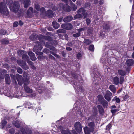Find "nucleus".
Listing matches in <instances>:
<instances>
[{
	"label": "nucleus",
	"mask_w": 134,
	"mask_h": 134,
	"mask_svg": "<svg viewBox=\"0 0 134 134\" xmlns=\"http://www.w3.org/2000/svg\"><path fill=\"white\" fill-rule=\"evenodd\" d=\"M80 33L78 32L77 33L73 34V36L74 37H77L80 35Z\"/></svg>",
	"instance_id": "obj_35"
},
{
	"label": "nucleus",
	"mask_w": 134,
	"mask_h": 134,
	"mask_svg": "<svg viewBox=\"0 0 134 134\" xmlns=\"http://www.w3.org/2000/svg\"><path fill=\"white\" fill-rule=\"evenodd\" d=\"M110 90L113 93H115V88L113 85H110L109 87Z\"/></svg>",
	"instance_id": "obj_22"
},
{
	"label": "nucleus",
	"mask_w": 134,
	"mask_h": 134,
	"mask_svg": "<svg viewBox=\"0 0 134 134\" xmlns=\"http://www.w3.org/2000/svg\"><path fill=\"white\" fill-rule=\"evenodd\" d=\"M66 49L67 51H71L72 50V48L70 47H67L66 48Z\"/></svg>",
	"instance_id": "obj_59"
},
{
	"label": "nucleus",
	"mask_w": 134,
	"mask_h": 134,
	"mask_svg": "<svg viewBox=\"0 0 134 134\" xmlns=\"http://www.w3.org/2000/svg\"><path fill=\"white\" fill-rule=\"evenodd\" d=\"M118 74L122 76H124L126 74V72L125 71L122 70H119L118 71Z\"/></svg>",
	"instance_id": "obj_19"
},
{
	"label": "nucleus",
	"mask_w": 134,
	"mask_h": 134,
	"mask_svg": "<svg viewBox=\"0 0 134 134\" xmlns=\"http://www.w3.org/2000/svg\"><path fill=\"white\" fill-rule=\"evenodd\" d=\"M61 133L63 134H71L70 132L65 130H62L61 131Z\"/></svg>",
	"instance_id": "obj_27"
},
{
	"label": "nucleus",
	"mask_w": 134,
	"mask_h": 134,
	"mask_svg": "<svg viewBox=\"0 0 134 134\" xmlns=\"http://www.w3.org/2000/svg\"><path fill=\"white\" fill-rule=\"evenodd\" d=\"M49 57L52 59L54 60L55 59V58L51 54H49Z\"/></svg>",
	"instance_id": "obj_52"
},
{
	"label": "nucleus",
	"mask_w": 134,
	"mask_h": 134,
	"mask_svg": "<svg viewBox=\"0 0 134 134\" xmlns=\"http://www.w3.org/2000/svg\"><path fill=\"white\" fill-rule=\"evenodd\" d=\"M118 111L119 110L118 109H112L111 110V113H112L113 115H114L116 112Z\"/></svg>",
	"instance_id": "obj_39"
},
{
	"label": "nucleus",
	"mask_w": 134,
	"mask_h": 134,
	"mask_svg": "<svg viewBox=\"0 0 134 134\" xmlns=\"http://www.w3.org/2000/svg\"><path fill=\"white\" fill-rule=\"evenodd\" d=\"M52 9L54 10H56L57 9V8L55 6H54L52 7Z\"/></svg>",
	"instance_id": "obj_61"
},
{
	"label": "nucleus",
	"mask_w": 134,
	"mask_h": 134,
	"mask_svg": "<svg viewBox=\"0 0 134 134\" xmlns=\"http://www.w3.org/2000/svg\"><path fill=\"white\" fill-rule=\"evenodd\" d=\"M6 34V31L3 30L1 29L0 30V35H5Z\"/></svg>",
	"instance_id": "obj_28"
},
{
	"label": "nucleus",
	"mask_w": 134,
	"mask_h": 134,
	"mask_svg": "<svg viewBox=\"0 0 134 134\" xmlns=\"http://www.w3.org/2000/svg\"><path fill=\"white\" fill-rule=\"evenodd\" d=\"M86 21L87 25H89L91 21L88 18L86 19Z\"/></svg>",
	"instance_id": "obj_50"
},
{
	"label": "nucleus",
	"mask_w": 134,
	"mask_h": 134,
	"mask_svg": "<svg viewBox=\"0 0 134 134\" xmlns=\"http://www.w3.org/2000/svg\"><path fill=\"white\" fill-rule=\"evenodd\" d=\"M82 14L84 17V18H85L87 17V14L85 12H83Z\"/></svg>",
	"instance_id": "obj_54"
},
{
	"label": "nucleus",
	"mask_w": 134,
	"mask_h": 134,
	"mask_svg": "<svg viewBox=\"0 0 134 134\" xmlns=\"http://www.w3.org/2000/svg\"><path fill=\"white\" fill-rule=\"evenodd\" d=\"M98 108L99 109V112L101 114H102L104 112V110L102 107L100 105H98Z\"/></svg>",
	"instance_id": "obj_25"
},
{
	"label": "nucleus",
	"mask_w": 134,
	"mask_h": 134,
	"mask_svg": "<svg viewBox=\"0 0 134 134\" xmlns=\"http://www.w3.org/2000/svg\"><path fill=\"white\" fill-rule=\"evenodd\" d=\"M46 14V15L49 17H52L53 16V13L51 10H48L47 11Z\"/></svg>",
	"instance_id": "obj_17"
},
{
	"label": "nucleus",
	"mask_w": 134,
	"mask_h": 134,
	"mask_svg": "<svg viewBox=\"0 0 134 134\" xmlns=\"http://www.w3.org/2000/svg\"><path fill=\"white\" fill-rule=\"evenodd\" d=\"M75 128L77 132L79 133L81 132L82 130L81 125L80 122H76L75 124Z\"/></svg>",
	"instance_id": "obj_3"
},
{
	"label": "nucleus",
	"mask_w": 134,
	"mask_h": 134,
	"mask_svg": "<svg viewBox=\"0 0 134 134\" xmlns=\"http://www.w3.org/2000/svg\"><path fill=\"white\" fill-rule=\"evenodd\" d=\"M89 129H91V131H93L94 129V124L93 122H91L88 124Z\"/></svg>",
	"instance_id": "obj_16"
},
{
	"label": "nucleus",
	"mask_w": 134,
	"mask_h": 134,
	"mask_svg": "<svg viewBox=\"0 0 134 134\" xmlns=\"http://www.w3.org/2000/svg\"><path fill=\"white\" fill-rule=\"evenodd\" d=\"M9 132L11 133L12 134H13L14 133V130L13 129H10L9 130Z\"/></svg>",
	"instance_id": "obj_56"
},
{
	"label": "nucleus",
	"mask_w": 134,
	"mask_h": 134,
	"mask_svg": "<svg viewBox=\"0 0 134 134\" xmlns=\"http://www.w3.org/2000/svg\"><path fill=\"white\" fill-rule=\"evenodd\" d=\"M85 134H90V132H92L93 131H91V129L88 128V127H85L84 128Z\"/></svg>",
	"instance_id": "obj_13"
},
{
	"label": "nucleus",
	"mask_w": 134,
	"mask_h": 134,
	"mask_svg": "<svg viewBox=\"0 0 134 134\" xmlns=\"http://www.w3.org/2000/svg\"><path fill=\"white\" fill-rule=\"evenodd\" d=\"M43 52L44 53L47 54L49 53V51L48 49L45 48L44 49Z\"/></svg>",
	"instance_id": "obj_44"
},
{
	"label": "nucleus",
	"mask_w": 134,
	"mask_h": 134,
	"mask_svg": "<svg viewBox=\"0 0 134 134\" xmlns=\"http://www.w3.org/2000/svg\"><path fill=\"white\" fill-rule=\"evenodd\" d=\"M37 43L38 46L35 45L33 48V51L35 52L36 50H41L42 48L41 45L43 43V42H37Z\"/></svg>",
	"instance_id": "obj_5"
},
{
	"label": "nucleus",
	"mask_w": 134,
	"mask_h": 134,
	"mask_svg": "<svg viewBox=\"0 0 134 134\" xmlns=\"http://www.w3.org/2000/svg\"><path fill=\"white\" fill-rule=\"evenodd\" d=\"M22 58L25 60H27L29 59V57L26 55L24 54L22 56Z\"/></svg>",
	"instance_id": "obj_31"
},
{
	"label": "nucleus",
	"mask_w": 134,
	"mask_h": 134,
	"mask_svg": "<svg viewBox=\"0 0 134 134\" xmlns=\"http://www.w3.org/2000/svg\"><path fill=\"white\" fill-rule=\"evenodd\" d=\"M31 67L33 69H36V67L34 66L33 64L31 65Z\"/></svg>",
	"instance_id": "obj_63"
},
{
	"label": "nucleus",
	"mask_w": 134,
	"mask_h": 134,
	"mask_svg": "<svg viewBox=\"0 0 134 134\" xmlns=\"http://www.w3.org/2000/svg\"><path fill=\"white\" fill-rule=\"evenodd\" d=\"M17 62L23 68L25 67H26L27 68V66L26 65V63L25 61L18 60H17Z\"/></svg>",
	"instance_id": "obj_7"
},
{
	"label": "nucleus",
	"mask_w": 134,
	"mask_h": 134,
	"mask_svg": "<svg viewBox=\"0 0 134 134\" xmlns=\"http://www.w3.org/2000/svg\"><path fill=\"white\" fill-rule=\"evenodd\" d=\"M81 56V54L80 53H79L77 54V57L78 58H80Z\"/></svg>",
	"instance_id": "obj_58"
},
{
	"label": "nucleus",
	"mask_w": 134,
	"mask_h": 134,
	"mask_svg": "<svg viewBox=\"0 0 134 134\" xmlns=\"http://www.w3.org/2000/svg\"><path fill=\"white\" fill-rule=\"evenodd\" d=\"M54 56L55 57H56L58 58H60V57L59 55H58L57 54L55 53V54H54Z\"/></svg>",
	"instance_id": "obj_64"
},
{
	"label": "nucleus",
	"mask_w": 134,
	"mask_h": 134,
	"mask_svg": "<svg viewBox=\"0 0 134 134\" xmlns=\"http://www.w3.org/2000/svg\"><path fill=\"white\" fill-rule=\"evenodd\" d=\"M2 43L3 44H7L9 43V41L7 40L4 39L1 41Z\"/></svg>",
	"instance_id": "obj_23"
},
{
	"label": "nucleus",
	"mask_w": 134,
	"mask_h": 134,
	"mask_svg": "<svg viewBox=\"0 0 134 134\" xmlns=\"http://www.w3.org/2000/svg\"><path fill=\"white\" fill-rule=\"evenodd\" d=\"M89 49L91 51H93L94 49V46L93 45H90L89 47Z\"/></svg>",
	"instance_id": "obj_42"
},
{
	"label": "nucleus",
	"mask_w": 134,
	"mask_h": 134,
	"mask_svg": "<svg viewBox=\"0 0 134 134\" xmlns=\"http://www.w3.org/2000/svg\"><path fill=\"white\" fill-rule=\"evenodd\" d=\"M12 123L13 125L17 128H19L20 126V124L19 121H13L12 122Z\"/></svg>",
	"instance_id": "obj_15"
},
{
	"label": "nucleus",
	"mask_w": 134,
	"mask_h": 134,
	"mask_svg": "<svg viewBox=\"0 0 134 134\" xmlns=\"http://www.w3.org/2000/svg\"><path fill=\"white\" fill-rule=\"evenodd\" d=\"M83 42L87 44H89L92 43V41L89 39H85L84 40Z\"/></svg>",
	"instance_id": "obj_26"
},
{
	"label": "nucleus",
	"mask_w": 134,
	"mask_h": 134,
	"mask_svg": "<svg viewBox=\"0 0 134 134\" xmlns=\"http://www.w3.org/2000/svg\"><path fill=\"white\" fill-rule=\"evenodd\" d=\"M10 76L12 80L13 81H14L15 83H17V82L16 80V77L15 75L13 74H11Z\"/></svg>",
	"instance_id": "obj_30"
},
{
	"label": "nucleus",
	"mask_w": 134,
	"mask_h": 134,
	"mask_svg": "<svg viewBox=\"0 0 134 134\" xmlns=\"http://www.w3.org/2000/svg\"><path fill=\"white\" fill-rule=\"evenodd\" d=\"M35 8L37 10H39L40 9V6L39 5L36 4L35 5Z\"/></svg>",
	"instance_id": "obj_48"
},
{
	"label": "nucleus",
	"mask_w": 134,
	"mask_h": 134,
	"mask_svg": "<svg viewBox=\"0 0 134 134\" xmlns=\"http://www.w3.org/2000/svg\"><path fill=\"white\" fill-rule=\"evenodd\" d=\"M16 79L19 85L20 86L21 85L23 84V83L22 81V76L18 74H16Z\"/></svg>",
	"instance_id": "obj_8"
},
{
	"label": "nucleus",
	"mask_w": 134,
	"mask_h": 134,
	"mask_svg": "<svg viewBox=\"0 0 134 134\" xmlns=\"http://www.w3.org/2000/svg\"><path fill=\"white\" fill-rule=\"evenodd\" d=\"M85 12V10L83 8H81L79 9L77 11L78 13H82V14L83 12Z\"/></svg>",
	"instance_id": "obj_32"
},
{
	"label": "nucleus",
	"mask_w": 134,
	"mask_h": 134,
	"mask_svg": "<svg viewBox=\"0 0 134 134\" xmlns=\"http://www.w3.org/2000/svg\"><path fill=\"white\" fill-rule=\"evenodd\" d=\"M57 31L58 33H64L65 31L64 29H60L57 30Z\"/></svg>",
	"instance_id": "obj_33"
},
{
	"label": "nucleus",
	"mask_w": 134,
	"mask_h": 134,
	"mask_svg": "<svg viewBox=\"0 0 134 134\" xmlns=\"http://www.w3.org/2000/svg\"><path fill=\"white\" fill-rule=\"evenodd\" d=\"M28 55L30 57L31 59L33 61L36 60V58L34 54L31 52H30L28 53Z\"/></svg>",
	"instance_id": "obj_10"
},
{
	"label": "nucleus",
	"mask_w": 134,
	"mask_h": 134,
	"mask_svg": "<svg viewBox=\"0 0 134 134\" xmlns=\"http://www.w3.org/2000/svg\"><path fill=\"white\" fill-rule=\"evenodd\" d=\"M124 77L122 76H121L120 77V84H122L124 81Z\"/></svg>",
	"instance_id": "obj_36"
},
{
	"label": "nucleus",
	"mask_w": 134,
	"mask_h": 134,
	"mask_svg": "<svg viewBox=\"0 0 134 134\" xmlns=\"http://www.w3.org/2000/svg\"><path fill=\"white\" fill-rule=\"evenodd\" d=\"M0 13L5 15L9 14V12L5 3L3 2L0 3Z\"/></svg>",
	"instance_id": "obj_1"
},
{
	"label": "nucleus",
	"mask_w": 134,
	"mask_h": 134,
	"mask_svg": "<svg viewBox=\"0 0 134 134\" xmlns=\"http://www.w3.org/2000/svg\"><path fill=\"white\" fill-rule=\"evenodd\" d=\"M113 100L115 101L117 103H119L120 102V100L119 98L116 96L113 99Z\"/></svg>",
	"instance_id": "obj_34"
},
{
	"label": "nucleus",
	"mask_w": 134,
	"mask_h": 134,
	"mask_svg": "<svg viewBox=\"0 0 134 134\" xmlns=\"http://www.w3.org/2000/svg\"><path fill=\"white\" fill-rule=\"evenodd\" d=\"M44 38L46 39H47L48 40H51V37H50L48 36H46L44 37Z\"/></svg>",
	"instance_id": "obj_55"
},
{
	"label": "nucleus",
	"mask_w": 134,
	"mask_h": 134,
	"mask_svg": "<svg viewBox=\"0 0 134 134\" xmlns=\"http://www.w3.org/2000/svg\"><path fill=\"white\" fill-rule=\"evenodd\" d=\"M62 28L67 30H71L73 27L72 25L70 23L67 24H64L61 26Z\"/></svg>",
	"instance_id": "obj_4"
},
{
	"label": "nucleus",
	"mask_w": 134,
	"mask_h": 134,
	"mask_svg": "<svg viewBox=\"0 0 134 134\" xmlns=\"http://www.w3.org/2000/svg\"><path fill=\"white\" fill-rule=\"evenodd\" d=\"M113 81L115 84L118 85L119 82V79L118 77L117 76L115 77L113 79Z\"/></svg>",
	"instance_id": "obj_21"
},
{
	"label": "nucleus",
	"mask_w": 134,
	"mask_h": 134,
	"mask_svg": "<svg viewBox=\"0 0 134 134\" xmlns=\"http://www.w3.org/2000/svg\"><path fill=\"white\" fill-rule=\"evenodd\" d=\"M86 29V27H83L82 28H80L78 29V31L79 32H81L83 31H84Z\"/></svg>",
	"instance_id": "obj_41"
},
{
	"label": "nucleus",
	"mask_w": 134,
	"mask_h": 134,
	"mask_svg": "<svg viewBox=\"0 0 134 134\" xmlns=\"http://www.w3.org/2000/svg\"><path fill=\"white\" fill-rule=\"evenodd\" d=\"M129 96L128 95H126L124 96V99L125 100L126 99L129 98Z\"/></svg>",
	"instance_id": "obj_57"
},
{
	"label": "nucleus",
	"mask_w": 134,
	"mask_h": 134,
	"mask_svg": "<svg viewBox=\"0 0 134 134\" xmlns=\"http://www.w3.org/2000/svg\"><path fill=\"white\" fill-rule=\"evenodd\" d=\"M13 2V0H6V3L10 5Z\"/></svg>",
	"instance_id": "obj_40"
},
{
	"label": "nucleus",
	"mask_w": 134,
	"mask_h": 134,
	"mask_svg": "<svg viewBox=\"0 0 134 134\" xmlns=\"http://www.w3.org/2000/svg\"><path fill=\"white\" fill-rule=\"evenodd\" d=\"M63 17H62L61 18H59L58 19V22H61L63 20Z\"/></svg>",
	"instance_id": "obj_60"
},
{
	"label": "nucleus",
	"mask_w": 134,
	"mask_h": 134,
	"mask_svg": "<svg viewBox=\"0 0 134 134\" xmlns=\"http://www.w3.org/2000/svg\"><path fill=\"white\" fill-rule=\"evenodd\" d=\"M2 126H4L7 123V122L5 121L4 120L2 121Z\"/></svg>",
	"instance_id": "obj_47"
},
{
	"label": "nucleus",
	"mask_w": 134,
	"mask_h": 134,
	"mask_svg": "<svg viewBox=\"0 0 134 134\" xmlns=\"http://www.w3.org/2000/svg\"><path fill=\"white\" fill-rule=\"evenodd\" d=\"M21 131L23 134H31V131L30 130H27L26 131L24 129H21Z\"/></svg>",
	"instance_id": "obj_18"
},
{
	"label": "nucleus",
	"mask_w": 134,
	"mask_h": 134,
	"mask_svg": "<svg viewBox=\"0 0 134 134\" xmlns=\"http://www.w3.org/2000/svg\"><path fill=\"white\" fill-rule=\"evenodd\" d=\"M73 19V17L71 16H68L64 18L63 21L64 22L66 23L71 21Z\"/></svg>",
	"instance_id": "obj_9"
},
{
	"label": "nucleus",
	"mask_w": 134,
	"mask_h": 134,
	"mask_svg": "<svg viewBox=\"0 0 134 134\" xmlns=\"http://www.w3.org/2000/svg\"><path fill=\"white\" fill-rule=\"evenodd\" d=\"M82 17V15L80 14H77L74 16V18L75 19H77L79 18H81Z\"/></svg>",
	"instance_id": "obj_24"
},
{
	"label": "nucleus",
	"mask_w": 134,
	"mask_h": 134,
	"mask_svg": "<svg viewBox=\"0 0 134 134\" xmlns=\"http://www.w3.org/2000/svg\"><path fill=\"white\" fill-rule=\"evenodd\" d=\"M36 54L38 55H41L43 54V53L42 52L37 51L36 52Z\"/></svg>",
	"instance_id": "obj_49"
},
{
	"label": "nucleus",
	"mask_w": 134,
	"mask_h": 134,
	"mask_svg": "<svg viewBox=\"0 0 134 134\" xmlns=\"http://www.w3.org/2000/svg\"><path fill=\"white\" fill-rule=\"evenodd\" d=\"M24 88L25 91L27 92L30 93L32 92V90L28 87L25 83L24 84Z\"/></svg>",
	"instance_id": "obj_11"
},
{
	"label": "nucleus",
	"mask_w": 134,
	"mask_h": 134,
	"mask_svg": "<svg viewBox=\"0 0 134 134\" xmlns=\"http://www.w3.org/2000/svg\"><path fill=\"white\" fill-rule=\"evenodd\" d=\"M98 100H100L102 98V96L101 95H98Z\"/></svg>",
	"instance_id": "obj_53"
},
{
	"label": "nucleus",
	"mask_w": 134,
	"mask_h": 134,
	"mask_svg": "<svg viewBox=\"0 0 134 134\" xmlns=\"http://www.w3.org/2000/svg\"><path fill=\"white\" fill-rule=\"evenodd\" d=\"M33 9L32 7H30L28 10H27L26 14L29 15H30V14L33 12Z\"/></svg>",
	"instance_id": "obj_29"
},
{
	"label": "nucleus",
	"mask_w": 134,
	"mask_h": 134,
	"mask_svg": "<svg viewBox=\"0 0 134 134\" xmlns=\"http://www.w3.org/2000/svg\"><path fill=\"white\" fill-rule=\"evenodd\" d=\"M17 72L19 74H22L23 72L22 69L20 68H17Z\"/></svg>",
	"instance_id": "obj_37"
},
{
	"label": "nucleus",
	"mask_w": 134,
	"mask_h": 134,
	"mask_svg": "<svg viewBox=\"0 0 134 134\" xmlns=\"http://www.w3.org/2000/svg\"><path fill=\"white\" fill-rule=\"evenodd\" d=\"M19 24L20 25H22L23 24V23L20 20L19 21Z\"/></svg>",
	"instance_id": "obj_62"
},
{
	"label": "nucleus",
	"mask_w": 134,
	"mask_h": 134,
	"mask_svg": "<svg viewBox=\"0 0 134 134\" xmlns=\"http://www.w3.org/2000/svg\"><path fill=\"white\" fill-rule=\"evenodd\" d=\"M5 79L6 83L8 84H10L11 81L9 75L7 74H5Z\"/></svg>",
	"instance_id": "obj_14"
},
{
	"label": "nucleus",
	"mask_w": 134,
	"mask_h": 134,
	"mask_svg": "<svg viewBox=\"0 0 134 134\" xmlns=\"http://www.w3.org/2000/svg\"><path fill=\"white\" fill-rule=\"evenodd\" d=\"M126 63L128 66H131L134 64V60L132 59H129L126 61Z\"/></svg>",
	"instance_id": "obj_12"
},
{
	"label": "nucleus",
	"mask_w": 134,
	"mask_h": 134,
	"mask_svg": "<svg viewBox=\"0 0 134 134\" xmlns=\"http://www.w3.org/2000/svg\"><path fill=\"white\" fill-rule=\"evenodd\" d=\"M72 10L74 11H75L76 10L77 8L76 5L74 4H72Z\"/></svg>",
	"instance_id": "obj_38"
},
{
	"label": "nucleus",
	"mask_w": 134,
	"mask_h": 134,
	"mask_svg": "<svg viewBox=\"0 0 134 134\" xmlns=\"http://www.w3.org/2000/svg\"><path fill=\"white\" fill-rule=\"evenodd\" d=\"M9 6L10 10L15 13L18 12L20 6L19 3L18 1H15Z\"/></svg>",
	"instance_id": "obj_2"
},
{
	"label": "nucleus",
	"mask_w": 134,
	"mask_h": 134,
	"mask_svg": "<svg viewBox=\"0 0 134 134\" xmlns=\"http://www.w3.org/2000/svg\"><path fill=\"white\" fill-rule=\"evenodd\" d=\"M27 62L30 65H31L33 64L32 62L31 61L27 60Z\"/></svg>",
	"instance_id": "obj_51"
},
{
	"label": "nucleus",
	"mask_w": 134,
	"mask_h": 134,
	"mask_svg": "<svg viewBox=\"0 0 134 134\" xmlns=\"http://www.w3.org/2000/svg\"><path fill=\"white\" fill-rule=\"evenodd\" d=\"M111 125L110 124H109L107 126L106 129L107 130H109L111 128Z\"/></svg>",
	"instance_id": "obj_45"
},
{
	"label": "nucleus",
	"mask_w": 134,
	"mask_h": 134,
	"mask_svg": "<svg viewBox=\"0 0 134 134\" xmlns=\"http://www.w3.org/2000/svg\"><path fill=\"white\" fill-rule=\"evenodd\" d=\"M19 25V23L17 22H15L13 24V26L14 27H16L18 26Z\"/></svg>",
	"instance_id": "obj_46"
},
{
	"label": "nucleus",
	"mask_w": 134,
	"mask_h": 134,
	"mask_svg": "<svg viewBox=\"0 0 134 134\" xmlns=\"http://www.w3.org/2000/svg\"><path fill=\"white\" fill-rule=\"evenodd\" d=\"M102 104L103 106L107 107L108 105V102L106 101H104L103 102Z\"/></svg>",
	"instance_id": "obj_43"
},
{
	"label": "nucleus",
	"mask_w": 134,
	"mask_h": 134,
	"mask_svg": "<svg viewBox=\"0 0 134 134\" xmlns=\"http://www.w3.org/2000/svg\"><path fill=\"white\" fill-rule=\"evenodd\" d=\"M52 25L53 27L55 29H58L59 26V24L55 21L53 22Z\"/></svg>",
	"instance_id": "obj_20"
},
{
	"label": "nucleus",
	"mask_w": 134,
	"mask_h": 134,
	"mask_svg": "<svg viewBox=\"0 0 134 134\" xmlns=\"http://www.w3.org/2000/svg\"><path fill=\"white\" fill-rule=\"evenodd\" d=\"M112 93L109 91H107L104 95L105 98L108 101L111 100V97L112 96Z\"/></svg>",
	"instance_id": "obj_6"
}]
</instances>
